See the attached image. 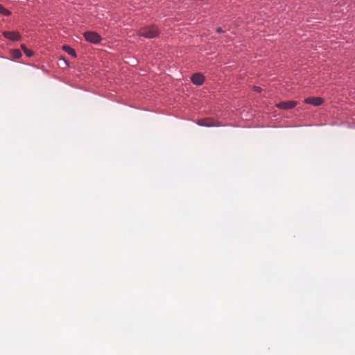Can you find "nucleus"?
I'll return each mask as SVG.
<instances>
[{
    "instance_id": "1",
    "label": "nucleus",
    "mask_w": 355,
    "mask_h": 355,
    "mask_svg": "<svg viewBox=\"0 0 355 355\" xmlns=\"http://www.w3.org/2000/svg\"><path fill=\"white\" fill-rule=\"evenodd\" d=\"M159 33V29L155 25L144 26L138 30V35L145 37L148 39L157 37Z\"/></svg>"
},
{
    "instance_id": "2",
    "label": "nucleus",
    "mask_w": 355,
    "mask_h": 355,
    "mask_svg": "<svg viewBox=\"0 0 355 355\" xmlns=\"http://www.w3.org/2000/svg\"><path fill=\"white\" fill-rule=\"evenodd\" d=\"M84 37L87 42L98 44L101 40V37L96 32L87 31L84 33Z\"/></svg>"
},
{
    "instance_id": "3",
    "label": "nucleus",
    "mask_w": 355,
    "mask_h": 355,
    "mask_svg": "<svg viewBox=\"0 0 355 355\" xmlns=\"http://www.w3.org/2000/svg\"><path fill=\"white\" fill-rule=\"evenodd\" d=\"M199 125L206 126V127H211V126H217L218 124L215 120L210 118H206L198 120L197 123Z\"/></svg>"
},
{
    "instance_id": "4",
    "label": "nucleus",
    "mask_w": 355,
    "mask_h": 355,
    "mask_svg": "<svg viewBox=\"0 0 355 355\" xmlns=\"http://www.w3.org/2000/svg\"><path fill=\"white\" fill-rule=\"evenodd\" d=\"M297 105V102L294 101H282L279 103L277 106L280 109L289 110L295 107Z\"/></svg>"
},
{
    "instance_id": "5",
    "label": "nucleus",
    "mask_w": 355,
    "mask_h": 355,
    "mask_svg": "<svg viewBox=\"0 0 355 355\" xmlns=\"http://www.w3.org/2000/svg\"><path fill=\"white\" fill-rule=\"evenodd\" d=\"M3 35L6 38L12 41H18L21 38L19 33L15 31H4Z\"/></svg>"
},
{
    "instance_id": "6",
    "label": "nucleus",
    "mask_w": 355,
    "mask_h": 355,
    "mask_svg": "<svg viewBox=\"0 0 355 355\" xmlns=\"http://www.w3.org/2000/svg\"><path fill=\"white\" fill-rule=\"evenodd\" d=\"M304 102L307 104L319 106L323 103L324 100L321 97H309L304 100Z\"/></svg>"
},
{
    "instance_id": "7",
    "label": "nucleus",
    "mask_w": 355,
    "mask_h": 355,
    "mask_svg": "<svg viewBox=\"0 0 355 355\" xmlns=\"http://www.w3.org/2000/svg\"><path fill=\"white\" fill-rule=\"evenodd\" d=\"M205 80L204 76L201 73H195L191 77V81L196 85H201Z\"/></svg>"
},
{
    "instance_id": "8",
    "label": "nucleus",
    "mask_w": 355,
    "mask_h": 355,
    "mask_svg": "<svg viewBox=\"0 0 355 355\" xmlns=\"http://www.w3.org/2000/svg\"><path fill=\"white\" fill-rule=\"evenodd\" d=\"M63 49L64 51H66L68 54L76 56V51L70 47L69 46L64 45L63 46Z\"/></svg>"
},
{
    "instance_id": "9",
    "label": "nucleus",
    "mask_w": 355,
    "mask_h": 355,
    "mask_svg": "<svg viewBox=\"0 0 355 355\" xmlns=\"http://www.w3.org/2000/svg\"><path fill=\"white\" fill-rule=\"evenodd\" d=\"M12 56L14 59H19L21 57L22 53L19 49H15L12 52Z\"/></svg>"
},
{
    "instance_id": "10",
    "label": "nucleus",
    "mask_w": 355,
    "mask_h": 355,
    "mask_svg": "<svg viewBox=\"0 0 355 355\" xmlns=\"http://www.w3.org/2000/svg\"><path fill=\"white\" fill-rule=\"evenodd\" d=\"M0 13L5 16H9L11 14V12L5 8L1 5H0Z\"/></svg>"
},
{
    "instance_id": "11",
    "label": "nucleus",
    "mask_w": 355,
    "mask_h": 355,
    "mask_svg": "<svg viewBox=\"0 0 355 355\" xmlns=\"http://www.w3.org/2000/svg\"><path fill=\"white\" fill-rule=\"evenodd\" d=\"M24 52L26 55V56H28V57H31L33 55V51L32 50H31V49H28L26 47H24Z\"/></svg>"
},
{
    "instance_id": "12",
    "label": "nucleus",
    "mask_w": 355,
    "mask_h": 355,
    "mask_svg": "<svg viewBox=\"0 0 355 355\" xmlns=\"http://www.w3.org/2000/svg\"><path fill=\"white\" fill-rule=\"evenodd\" d=\"M216 32L218 33H223V31L220 27H218L216 28Z\"/></svg>"
},
{
    "instance_id": "13",
    "label": "nucleus",
    "mask_w": 355,
    "mask_h": 355,
    "mask_svg": "<svg viewBox=\"0 0 355 355\" xmlns=\"http://www.w3.org/2000/svg\"><path fill=\"white\" fill-rule=\"evenodd\" d=\"M254 89H255V91H257L258 92H260L261 90V87H255Z\"/></svg>"
},
{
    "instance_id": "14",
    "label": "nucleus",
    "mask_w": 355,
    "mask_h": 355,
    "mask_svg": "<svg viewBox=\"0 0 355 355\" xmlns=\"http://www.w3.org/2000/svg\"><path fill=\"white\" fill-rule=\"evenodd\" d=\"M21 47L23 49V51H24V47H26V46L24 44H21Z\"/></svg>"
}]
</instances>
